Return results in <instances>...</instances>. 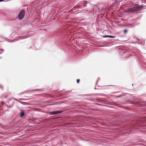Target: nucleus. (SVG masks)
<instances>
[{"instance_id":"2","label":"nucleus","mask_w":146,"mask_h":146,"mask_svg":"<svg viewBox=\"0 0 146 146\" xmlns=\"http://www.w3.org/2000/svg\"><path fill=\"white\" fill-rule=\"evenodd\" d=\"M25 10H22L18 15V17L19 19L21 20L23 19L25 15Z\"/></svg>"},{"instance_id":"9","label":"nucleus","mask_w":146,"mask_h":146,"mask_svg":"<svg viewBox=\"0 0 146 146\" xmlns=\"http://www.w3.org/2000/svg\"><path fill=\"white\" fill-rule=\"evenodd\" d=\"M4 0H0V2L3 1Z\"/></svg>"},{"instance_id":"5","label":"nucleus","mask_w":146,"mask_h":146,"mask_svg":"<svg viewBox=\"0 0 146 146\" xmlns=\"http://www.w3.org/2000/svg\"><path fill=\"white\" fill-rule=\"evenodd\" d=\"M21 117H23L25 115V113L23 111H21L20 113Z\"/></svg>"},{"instance_id":"8","label":"nucleus","mask_w":146,"mask_h":146,"mask_svg":"<svg viewBox=\"0 0 146 146\" xmlns=\"http://www.w3.org/2000/svg\"><path fill=\"white\" fill-rule=\"evenodd\" d=\"M80 80L78 79H77V83H79V82H80Z\"/></svg>"},{"instance_id":"10","label":"nucleus","mask_w":146,"mask_h":146,"mask_svg":"<svg viewBox=\"0 0 146 146\" xmlns=\"http://www.w3.org/2000/svg\"><path fill=\"white\" fill-rule=\"evenodd\" d=\"M45 30V29H44V30Z\"/></svg>"},{"instance_id":"7","label":"nucleus","mask_w":146,"mask_h":146,"mask_svg":"<svg viewBox=\"0 0 146 146\" xmlns=\"http://www.w3.org/2000/svg\"><path fill=\"white\" fill-rule=\"evenodd\" d=\"M42 90V89H36L35 90H34V91H41Z\"/></svg>"},{"instance_id":"6","label":"nucleus","mask_w":146,"mask_h":146,"mask_svg":"<svg viewBox=\"0 0 146 146\" xmlns=\"http://www.w3.org/2000/svg\"><path fill=\"white\" fill-rule=\"evenodd\" d=\"M127 32V30L126 29L125 30L123 31V33L124 34L126 33Z\"/></svg>"},{"instance_id":"3","label":"nucleus","mask_w":146,"mask_h":146,"mask_svg":"<svg viewBox=\"0 0 146 146\" xmlns=\"http://www.w3.org/2000/svg\"><path fill=\"white\" fill-rule=\"evenodd\" d=\"M62 112V111L59 110L51 112L50 113V115L56 114L60 113Z\"/></svg>"},{"instance_id":"4","label":"nucleus","mask_w":146,"mask_h":146,"mask_svg":"<svg viewBox=\"0 0 146 146\" xmlns=\"http://www.w3.org/2000/svg\"><path fill=\"white\" fill-rule=\"evenodd\" d=\"M104 37H105V38H106V37H110V38H114V36H103Z\"/></svg>"},{"instance_id":"1","label":"nucleus","mask_w":146,"mask_h":146,"mask_svg":"<svg viewBox=\"0 0 146 146\" xmlns=\"http://www.w3.org/2000/svg\"><path fill=\"white\" fill-rule=\"evenodd\" d=\"M140 8L137 6H134L131 7L127 9L128 12L131 13L135 11L140 9Z\"/></svg>"}]
</instances>
